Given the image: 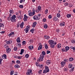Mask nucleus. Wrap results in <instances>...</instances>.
<instances>
[{"label":"nucleus","instance_id":"nucleus-17","mask_svg":"<svg viewBox=\"0 0 75 75\" xmlns=\"http://www.w3.org/2000/svg\"><path fill=\"white\" fill-rule=\"evenodd\" d=\"M28 48L29 50H31L32 49H33L34 48V47L32 45H30L29 46Z\"/></svg>","mask_w":75,"mask_h":75},{"label":"nucleus","instance_id":"nucleus-2","mask_svg":"<svg viewBox=\"0 0 75 75\" xmlns=\"http://www.w3.org/2000/svg\"><path fill=\"white\" fill-rule=\"evenodd\" d=\"M45 69L43 70V74H46L47 72L50 71V69H49V68L48 66H45Z\"/></svg>","mask_w":75,"mask_h":75},{"label":"nucleus","instance_id":"nucleus-7","mask_svg":"<svg viewBox=\"0 0 75 75\" xmlns=\"http://www.w3.org/2000/svg\"><path fill=\"white\" fill-rule=\"evenodd\" d=\"M30 28V27L29 26H27L26 28L24 29V31H25L26 33H27L28 32V30Z\"/></svg>","mask_w":75,"mask_h":75},{"label":"nucleus","instance_id":"nucleus-26","mask_svg":"<svg viewBox=\"0 0 75 75\" xmlns=\"http://www.w3.org/2000/svg\"><path fill=\"white\" fill-rule=\"evenodd\" d=\"M74 59V58L72 57H70V58H69V61H73Z\"/></svg>","mask_w":75,"mask_h":75},{"label":"nucleus","instance_id":"nucleus-35","mask_svg":"<svg viewBox=\"0 0 75 75\" xmlns=\"http://www.w3.org/2000/svg\"><path fill=\"white\" fill-rule=\"evenodd\" d=\"M4 47H5V48L9 47H8V45L7 44H5L4 45Z\"/></svg>","mask_w":75,"mask_h":75},{"label":"nucleus","instance_id":"nucleus-24","mask_svg":"<svg viewBox=\"0 0 75 75\" xmlns=\"http://www.w3.org/2000/svg\"><path fill=\"white\" fill-rule=\"evenodd\" d=\"M46 64L47 65H49V64H51V62H50V60H49L47 61Z\"/></svg>","mask_w":75,"mask_h":75},{"label":"nucleus","instance_id":"nucleus-50","mask_svg":"<svg viewBox=\"0 0 75 75\" xmlns=\"http://www.w3.org/2000/svg\"><path fill=\"white\" fill-rule=\"evenodd\" d=\"M19 7H20V8H23V5H19Z\"/></svg>","mask_w":75,"mask_h":75},{"label":"nucleus","instance_id":"nucleus-46","mask_svg":"<svg viewBox=\"0 0 75 75\" xmlns=\"http://www.w3.org/2000/svg\"><path fill=\"white\" fill-rule=\"evenodd\" d=\"M10 19L11 20V16H9L7 18V20L9 21V20H10Z\"/></svg>","mask_w":75,"mask_h":75},{"label":"nucleus","instance_id":"nucleus-38","mask_svg":"<svg viewBox=\"0 0 75 75\" xmlns=\"http://www.w3.org/2000/svg\"><path fill=\"white\" fill-rule=\"evenodd\" d=\"M74 68L72 67V68L70 69V72H71V71H74Z\"/></svg>","mask_w":75,"mask_h":75},{"label":"nucleus","instance_id":"nucleus-1","mask_svg":"<svg viewBox=\"0 0 75 75\" xmlns=\"http://www.w3.org/2000/svg\"><path fill=\"white\" fill-rule=\"evenodd\" d=\"M42 54H41L39 58L37 61L38 62H40V61H42L43 60H44V55H45V52L44 51H43L42 52Z\"/></svg>","mask_w":75,"mask_h":75},{"label":"nucleus","instance_id":"nucleus-54","mask_svg":"<svg viewBox=\"0 0 75 75\" xmlns=\"http://www.w3.org/2000/svg\"><path fill=\"white\" fill-rule=\"evenodd\" d=\"M64 5L65 6H68V3L66 2L64 4Z\"/></svg>","mask_w":75,"mask_h":75},{"label":"nucleus","instance_id":"nucleus-64","mask_svg":"<svg viewBox=\"0 0 75 75\" xmlns=\"http://www.w3.org/2000/svg\"><path fill=\"white\" fill-rule=\"evenodd\" d=\"M39 10H38V9H36V10H35V12H36V13H38V12H39Z\"/></svg>","mask_w":75,"mask_h":75},{"label":"nucleus","instance_id":"nucleus-44","mask_svg":"<svg viewBox=\"0 0 75 75\" xmlns=\"http://www.w3.org/2000/svg\"><path fill=\"white\" fill-rule=\"evenodd\" d=\"M71 42L72 43H73V44H75V40H72L71 41Z\"/></svg>","mask_w":75,"mask_h":75},{"label":"nucleus","instance_id":"nucleus-23","mask_svg":"<svg viewBox=\"0 0 75 75\" xmlns=\"http://www.w3.org/2000/svg\"><path fill=\"white\" fill-rule=\"evenodd\" d=\"M2 57L3 58V57H4V58H5V59H6V57H7V56L6 55V54H3V56H2Z\"/></svg>","mask_w":75,"mask_h":75},{"label":"nucleus","instance_id":"nucleus-15","mask_svg":"<svg viewBox=\"0 0 75 75\" xmlns=\"http://www.w3.org/2000/svg\"><path fill=\"white\" fill-rule=\"evenodd\" d=\"M15 68H20V66L17 64H16L14 66Z\"/></svg>","mask_w":75,"mask_h":75},{"label":"nucleus","instance_id":"nucleus-29","mask_svg":"<svg viewBox=\"0 0 75 75\" xmlns=\"http://www.w3.org/2000/svg\"><path fill=\"white\" fill-rule=\"evenodd\" d=\"M67 18H70L71 17V15L70 14H68L67 16Z\"/></svg>","mask_w":75,"mask_h":75},{"label":"nucleus","instance_id":"nucleus-43","mask_svg":"<svg viewBox=\"0 0 75 75\" xmlns=\"http://www.w3.org/2000/svg\"><path fill=\"white\" fill-rule=\"evenodd\" d=\"M25 1V0H20V3H23V2H24Z\"/></svg>","mask_w":75,"mask_h":75},{"label":"nucleus","instance_id":"nucleus-39","mask_svg":"<svg viewBox=\"0 0 75 75\" xmlns=\"http://www.w3.org/2000/svg\"><path fill=\"white\" fill-rule=\"evenodd\" d=\"M22 43L23 44V45H25V43H26V42L25 41H23Z\"/></svg>","mask_w":75,"mask_h":75},{"label":"nucleus","instance_id":"nucleus-32","mask_svg":"<svg viewBox=\"0 0 75 75\" xmlns=\"http://www.w3.org/2000/svg\"><path fill=\"white\" fill-rule=\"evenodd\" d=\"M34 29H32L31 30H30V32L32 33H34Z\"/></svg>","mask_w":75,"mask_h":75},{"label":"nucleus","instance_id":"nucleus-5","mask_svg":"<svg viewBox=\"0 0 75 75\" xmlns=\"http://www.w3.org/2000/svg\"><path fill=\"white\" fill-rule=\"evenodd\" d=\"M28 18V17L27 16V15H26V14H25L24 15V18L23 19L24 21H27Z\"/></svg>","mask_w":75,"mask_h":75},{"label":"nucleus","instance_id":"nucleus-56","mask_svg":"<svg viewBox=\"0 0 75 75\" xmlns=\"http://www.w3.org/2000/svg\"><path fill=\"white\" fill-rule=\"evenodd\" d=\"M49 53H51V51H47V54H48Z\"/></svg>","mask_w":75,"mask_h":75},{"label":"nucleus","instance_id":"nucleus-63","mask_svg":"<svg viewBox=\"0 0 75 75\" xmlns=\"http://www.w3.org/2000/svg\"><path fill=\"white\" fill-rule=\"evenodd\" d=\"M49 18H52V16L51 15H49L48 16Z\"/></svg>","mask_w":75,"mask_h":75},{"label":"nucleus","instance_id":"nucleus-9","mask_svg":"<svg viewBox=\"0 0 75 75\" xmlns=\"http://www.w3.org/2000/svg\"><path fill=\"white\" fill-rule=\"evenodd\" d=\"M34 20H39V18L38 17V16L36 15H35L33 17Z\"/></svg>","mask_w":75,"mask_h":75},{"label":"nucleus","instance_id":"nucleus-11","mask_svg":"<svg viewBox=\"0 0 75 75\" xmlns=\"http://www.w3.org/2000/svg\"><path fill=\"white\" fill-rule=\"evenodd\" d=\"M24 23L23 22L21 23L20 25V27H21V28H23V26L24 25Z\"/></svg>","mask_w":75,"mask_h":75},{"label":"nucleus","instance_id":"nucleus-21","mask_svg":"<svg viewBox=\"0 0 75 75\" xmlns=\"http://www.w3.org/2000/svg\"><path fill=\"white\" fill-rule=\"evenodd\" d=\"M53 20V21H57L58 20V18L57 17H54Z\"/></svg>","mask_w":75,"mask_h":75},{"label":"nucleus","instance_id":"nucleus-49","mask_svg":"<svg viewBox=\"0 0 75 75\" xmlns=\"http://www.w3.org/2000/svg\"><path fill=\"white\" fill-rule=\"evenodd\" d=\"M13 74H14V71H11L10 72V74L11 75H13Z\"/></svg>","mask_w":75,"mask_h":75},{"label":"nucleus","instance_id":"nucleus-62","mask_svg":"<svg viewBox=\"0 0 75 75\" xmlns=\"http://www.w3.org/2000/svg\"><path fill=\"white\" fill-rule=\"evenodd\" d=\"M46 19L45 18H44L43 19V21L44 22H45L46 21Z\"/></svg>","mask_w":75,"mask_h":75},{"label":"nucleus","instance_id":"nucleus-22","mask_svg":"<svg viewBox=\"0 0 75 75\" xmlns=\"http://www.w3.org/2000/svg\"><path fill=\"white\" fill-rule=\"evenodd\" d=\"M24 49H21L20 54H21V55H22L23 54V53L24 52Z\"/></svg>","mask_w":75,"mask_h":75},{"label":"nucleus","instance_id":"nucleus-34","mask_svg":"<svg viewBox=\"0 0 75 75\" xmlns=\"http://www.w3.org/2000/svg\"><path fill=\"white\" fill-rule=\"evenodd\" d=\"M0 27H4V24L0 23Z\"/></svg>","mask_w":75,"mask_h":75},{"label":"nucleus","instance_id":"nucleus-58","mask_svg":"<svg viewBox=\"0 0 75 75\" xmlns=\"http://www.w3.org/2000/svg\"><path fill=\"white\" fill-rule=\"evenodd\" d=\"M1 34H4L5 33V31H3L0 32Z\"/></svg>","mask_w":75,"mask_h":75},{"label":"nucleus","instance_id":"nucleus-8","mask_svg":"<svg viewBox=\"0 0 75 75\" xmlns=\"http://www.w3.org/2000/svg\"><path fill=\"white\" fill-rule=\"evenodd\" d=\"M48 42L49 43V44L50 45H51V44H54V40H50L48 41Z\"/></svg>","mask_w":75,"mask_h":75},{"label":"nucleus","instance_id":"nucleus-4","mask_svg":"<svg viewBox=\"0 0 75 75\" xmlns=\"http://www.w3.org/2000/svg\"><path fill=\"white\" fill-rule=\"evenodd\" d=\"M33 12H30L29 15V16H33L34 15V14L35 13V10H34V8H33L32 10Z\"/></svg>","mask_w":75,"mask_h":75},{"label":"nucleus","instance_id":"nucleus-20","mask_svg":"<svg viewBox=\"0 0 75 75\" xmlns=\"http://www.w3.org/2000/svg\"><path fill=\"white\" fill-rule=\"evenodd\" d=\"M42 48V45H40L38 48V50H41Z\"/></svg>","mask_w":75,"mask_h":75},{"label":"nucleus","instance_id":"nucleus-53","mask_svg":"<svg viewBox=\"0 0 75 75\" xmlns=\"http://www.w3.org/2000/svg\"><path fill=\"white\" fill-rule=\"evenodd\" d=\"M16 62L17 64H20V61L19 60H17Z\"/></svg>","mask_w":75,"mask_h":75},{"label":"nucleus","instance_id":"nucleus-40","mask_svg":"<svg viewBox=\"0 0 75 75\" xmlns=\"http://www.w3.org/2000/svg\"><path fill=\"white\" fill-rule=\"evenodd\" d=\"M39 67H40V68H44V67L43 66V64H42L40 65H39Z\"/></svg>","mask_w":75,"mask_h":75},{"label":"nucleus","instance_id":"nucleus-13","mask_svg":"<svg viewBox=\"0 0 75 75\" xmlns=\"http://www.w3.org/2000/svg\"><path fill=\"white\" fill-rule=\"evenodd\" d=\"M37 24V22H36L33 23V25H32V27H33V28H34L36 26V25Z\"/></svg>","mask_w":75,"mask_h":75},{"label":"nucleus","instance_id":"nucleus-19","mask_svg":"<svg viewBox=\"0 0 75 75\" xmlns=\"http://www.w3.org/2000/svg\"><path fill=\"white\" fill-rule=\"evenodd\" d=\"M45 39H47V40H49V38H50V37H49L48 36L45 35Z\"/></svg>","mask_w":75,"mask_h":75},{"label":"nucleus","instance_id":"nucleus-10","mask_svg":"<svg viewBox=\"0 0 75 75\" xmlns=\"http://www.w3.org/2000/svg\"><path fill=\"white\" fill-rule=\"evenodd\" d=\"M6 50L7 53H10L11 52V49L10 48H6Z\"/></svg>","mask_w":75,"mask_h":75},{"label":"nucleus","instance_id":"nucleus-16","mask_svg":"<svg viewBox=\"0 0 75 75\" xmlns=\"http://www.w3.org/2000/svg\"><path fill=\"white\" fill-rule=\"evenodd\" d=\"M16 41H17V42H20V37H18L16 39Z\"/></svg>","mask_w":75,"mask_h":75},{"label":"nucleus","instance_id":"nucleus-60","mask_svg":"<svg viewBox=\"0 0 75 75\" xmlns=\"http://www.w3.org/2000/svg\"><path fill=\"white\" fill-rule=\"evenodd\" d=\"M2 61V59H0V64L1 65V62Z\"/></svg>","mask_w":75,"mask_h":75},{"label":"nucleus","instance_id":"nucleus-28","mask_svg":"<svg viewBox=\"0 0 75 75\" xmlns=\"http://www.w3.org/2000/svg\"><path fill=\"white\" fill-rule=\"evenodd\" d=\"M38 9L39 11H41V7L40 6H38Z\"/></svg>","mask_w":75,"mask_h":75},{"label":"nucleus","instance_id":"nucleus-33","mask_svg":"<svg viewBox=\"0 0 75 75\" xmlns=\"http://www.w3.org/2000/svg\"><path fill=\"white\" fill-rule=\"evenodd\" d=\"M57 17H61V15H60V13H58L57 14Z\"/></svg>","mask_w":75,"mask_h":75},{"label":"nucleus","instance_id":"nucleus-36","mask_svg":"<svg viewBox=\"0 0 75 75\" xmlns=\"http://www.w3.org/2000/svg\"><path fill=\"white\" fill-rule=\"evenodd\" d=\"M25 58H28L29 57V54H26L25 56Z\"/></svg>","mask_w":75,"mask_h":75},{"label":"nucleus","instance_id":"nucleus-37","mask_svg":"<svg viewBox=\"0 0 75 75\" xmlns=\"http://www.w3.org/2000/svg\"><path fill=\"white\" fill-rule=\"evenodd\" d=\"M48 9H46L45 12V14H47L48 13Z\"/></svg>","mask_w":75,"mask_h":75},{"label":"nucleus","instance_id":"nucleus-57","mask_svg":"<svg viewBox=\"0 0 75 75\" xmlns=\"http://www.w3.org/2000/svg\"><path fill=\"white\" fill-rule=\"evenodd\" d=\"M9 41L10 44H12V42H13V41H12V40H9Z\"/></svg>","mask_w":75,"mask_h":75},{"label":"nucleus","instance_id":"nucleus-59","mask_svg":"<svg viewBox=\"0 0 75 75\" xmlns=\"http://www.w3.org/2000/svg\"><path fill=\"white\" fill-rule=\"evenodd\" d=\"M6 43L7 44H10V42L9 41V40L8 41H7L6 42Z\"/></svg>","mask_w":75,"mask_h":75},{"label":"nucleus","instance_id":"nucleus-14","mask_svg":"<svg viewBox=\"0 0 75 75\" xmlns=\"http://www.w3.org/2000/svg\"><path fill=\"white\" fill-rule=\"evenodd\" d=\"M60 26H61V27H62V26H65V22H62L60 23Z\"/></svg>","mask_w":75,"mask_h":75},{"label":"nucleus","instance_id":"nucleus-25","mask_svg":"<svg viewBox=\"0 0 75 75\" xmlns=\"http://www.w3.org/2000/svg\"><path fill=\"white\" fill-rule=\"evenodd\" d=\"M14 32H12L11 33H10L8 36L10 37V36L11 35H14Z\"/></svg>","mask_w":75,"mask_h":75},{"label":"nucleus","instance_id":"nucleus-27","mask_svg":"<svg viewBox=\"0 0 75 75\" xmlns=\"http://www.w3.org/2000/svg\"><path fill=\"white\" fill-rule=\"evenodd\" d=\"M44 28H48V25L47 24H45L44 25Z\"/></svg>","mask_w":75,"mask_h":75},{"label":"nucleus","instance_id":"nucleus-30","mask_svg":"<svg viewBox=\"0 0 75 75\" xmlns=\"http://www.w3.org/2000/svg\"><path fill=\"white\" fill-rule=\"evenodd\" d=\"M65 49L66 51H68V50H69V47L68 46H66L65 47Z\"/></svg>","mask_w":75,"mask_h":75},{"label":"nucleus","instance_id":"nucleus-55","mask_svg":"<svg viewBox=\"0 0 75 75\" xmlns=\"http://www.w3.org/2000/svg\"><path fill=\"white\" fill-rule=\"evenodd\" d=\"M17 45L18 47H21V45L20 43H18Z\"/></svg>","mask_w":75,"mask_h":75},{"label":"nucleus","instance_id":"nucleus-52","mask_svg":"<svg viewBox=\"0 0 75 75\" xmlns=\"http://www.w3.org/2000/svg\"><path fill=\"white\" fill-rule=\"evenodd\" d=\"M9 12L11 13H14V11L13 10H10L9 11Z\"/></svg>","mask_w":75,"mask_h":75},{"label":"nucleus","instance_id":"nucleus-3","mask_svg":"<svg viewBox=\"0 0 75 75\" xmlns=\"http://www.w3.org/2000/svg\"><path fill=\"white\" fill-rule=\"evenodd\" d=\"M16 16L14 15L12 16V17L11 18V20L12 22H16Z\"/></svg>","mask_w":75,"mask_h":75},{"label":"nucleus","instance_id":"nucleus-6","mask_svg":"<svg viewBox=\"0 0 75 75\" xmlns=\"http://www.w3.org/2000/svg\"><path fill=\"white\" fill-rule=\"evenodd\" d=\"M32 72V70L29 69L28 70V72H26V75H30V74Z\"/></svg>","mask_w":75,"mask_h":75},{"label":"nucleus","instance_id":"nucleus-12","mask_svg":"<svg viewBox=\"0 0 75 75\" xmlns=\"http://www.w3.org/2000/svg\"><path fill=\"white\" fill-rule=\"evenodd\" d=\"M65 62H61V66L62 67H64V64H65Z\"/></svg>","mask_w":75,"mask_h":75},{"label":"nucleus","instance_id":"nucleus-47","mask_svg":"<svg viewBox=\"0 0 75 75\" xmlns=\"http://www.w3.org/2000/svg\"><path fill=\"white\" fill-rule=\"evenodd\" d=\"M42 72V70H39V71H38V73H39V74H41V72Z\"/></svg>","mask_w":75,"mask_h":75},{"label":"nucleus","instance_id":"nucleus-42","mask_svg":"<svg viewBox=\"0 0 75 75\" xmlns=\"http://www.w3.org/2000/svg\"><path fill=\"white\" fill-rule=\"evenodd\" d=\"M13 50L15 51H17V47H15L13 48Z\"/></svg>","mask_w":75,"mask_h":75},{"label":"nucleus","instance_id":"nucleus-31","mask_svg":"<svg viewBox=\"0 0 75 75\" xmlns=\"http://www.w3.org/2000/svg\"><path fill=\"white\" fill-rule=\"evenodd\" d=\"M72 66H73L72 65V64H70L68 66V67H69V68H72Z\"/></svg>","mask_w":75,"mask_h":75},{"label":"nucleus","instance_id":"nucleus-61","mask_svg":"<svg viewBox=\"0 0 75 75\" xmlns=\"http://www.w3.org/2000/svg\"><path fill=\"white\" fill-rule=\"evenodd\" d=\"M62 33L64 34H65V32L64 30H62Z\"/></svg>","mask_w":75,"mask_h":75},{"label":"nucleus","instance_id":"nucleus-18","mask_svg":"<svg viewBox=\"0 0 75 75\" xmlns=\"http://www.w3.org/2000/svg\"><path fill=\"white\" fill-rule=\"evenodd\" d=\"M50 47L52 48H54L55 47V45H54V44H52L50 45Z\"/></svg>","mask_w":75,"mask_h":75},{"label":"nucleus","instance_id":"nucleus-48","mask_svg":"<svg viewBox=\"0 0 75 75\" xmlns=\"http://www.w3.org/2000/svg\"><path fill=\"white\" fill-rule=\"evenodd\" d=\"M20 23L18 22L17 23V27H20Z\"/></svg>","mask_w":75,"mask_h":75},{"label":"nucleus","instance_id":"nucleus-51","mask_svg":"<svg viewBox=\"0 0 75 75\" xmlns=\"http://www.w3.org/2000/svg\"><path fill=\"white\" fill-rule=\"evenodd\" d=\"M62 52H64V51H65V52H66V51H67L65 50V49H64V48H63L62 49Z\"/></svg>","mask_w":75,"mask_h":75},{"label":"nucleus","instance_id":"nucleus-41","mask_svg":"<svg viewBox=\"0 0 75 75\" xmlns=\"http://www.w3.org/2000/svg\"><path fill=\"white\" fill-rule=\"evenodd\" d=\"M61 45L60 44H58L57 45V47L58 48H59L61 47Z\"/></svg>","mask_w":75,"mask_h":75},{"label":"nucleus","instance_id":"nucleus-45","mask_svg":"<svg viewBox=\"0 0 75 75\" xmlns=\"http://www.w3.org/2000/svg\"><path fill=\"white\" fill-rule=\"evenodd\" d=\"M45 47L46 49H48V45H46L45 46Z\"/></svg>","mask_w":75,"mask_h":75}]
</instances>
